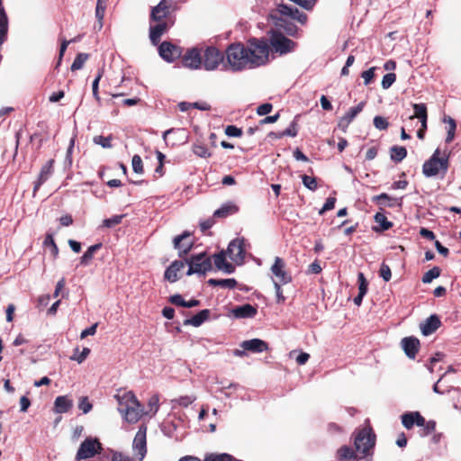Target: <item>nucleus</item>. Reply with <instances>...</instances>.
Segmentation results:
<instances>
[{
	"label": "nucleus",
	"mask_w": 461,
	"mask_h": 461,
	"mask_svg": "<svg viewBox=\"0 0 461 461\" xmlns=\"http://www.w3.org/2000/svg\"><path fill=\"white\" fill-rule=\"evenodd\" d=\"M168 14V5L166 0H162L158 5L153 7L151 11V19L153 21L160 22L166 18Z\"/></svg>",
	"instance_id": "29"
},
{
	"label": "nucleus",
	"mask_w": 461,
	"mask_h": 461,
	"mask_svg": "<svg viewBox=\"0 0 461 461\" xmlns=\"http://www.w3.org/2000/svg\"><path fill=\"white\" fill-rule=\"evenodd\" d=\"M231 313L238 319L252 318L257 314V308L251 304L246 303L232 309Z\"/></svg>",
	"instance_id": "25"
},
{
	"label": "nucleus",
	"mask_w": 461,
	"mask_h": 461,
	"mask_svg": "<svg viewBox=\"0 0 461 461\" xmlns=\"http://www.w3.org/2000/svg\"><path fill=\"white\" fill-rule=\"evenodd\" d=\"M374 201L377 202L381 205L384 206H394V205H401V199L398 198H392L386 194H381L379 195H376L373 198Z\"/></svg>",
	"instance_id": "32"
},
{
	"label": "nucleus",
	"mask_w": 461,
	"mask_h": 461,
	"mask_svg": "<svg viewBox=\"0 0 461 461\" xmlns=\"http://www.w3.org/2000/svg\"><path fill=\"white\" fill-rule=\"evenodd\" d=\"M8 31V18L4 8H0V46L6 39Z\"/></svg>",
	"instance_id": "33"
},
{
	"label": "nucleus",
	"mask_w": 461,
	"mask_h": 461,
	"mask_svg": "<svg viewBox=\"0 0 461 461\" xmlns=\"http://www.w3.org/2000/svg\"><path fill=\"white\" fill-rule=\"evenodd\" d=\"M225 133L229 137H240L242 134V131L240 128H237L233 125H229L225 129Z\"/></svg>",
	"instance_id": "58"
},
{
	"label": "nucleus",
	"mask_w": 461,
	"mask_h": 461,
	"mask_svg": "<svg viewBox=\"0 0 461 461\" xmlns=\"http://www.w3.org/2000/svg\"><path fill=\"white\" fill-rule=\"evenodd\" d=\"M118 411L129 423H136L143 415V409L132 392L115 395Z\"/></svg>",
	"instance_id": "2"
},
{
	"label": "nucleus",
	"mask_w": 461,
	"mask_h": 461,
	"mask_svg": "<svg viewBox=\"0 0 461 461\" xmlns=\"http://www.w3.org/2000/svg\"><path fill=\"white\" fill-rule=\"evenodd\" d=\"M173 243L174 248L178 250V255L180 257L187 254L194 245L191 234L188 231H185L181 235L176 236L174 239Z\"/></svg>",
	"instance_id": "15"
},
{
	"label": "nucleus",
	"mask_w": 461,
	"mask_h": 461,
	"mask_svg": "<svg viewBox=\"0 0 461 461\" xmlns=\"http://www.w3.org/2000/svg\"><path fill=\"white\" fill-rule=\"evenodd\" d=\"M375 442V435L369 428H364L355 435L354 445L356 450L364 456L367 455L369 450L374 447Z\"/></svg>",
	"instance_id": "7"
},
{
	"label": "nucleus",
	"mask_w": 461,
	"mask_h": 461,
	"mask_svg": "<svg viewBox=\"0 0 461 461\" xmlns=\"http://www.w3.org/2000/svg\"><path fill=\"white\" fill-rule=\"evenodd\" d=\"M241 348L244 350L260 353V352H263L267 349V344L262 339H253L244 340L241 343Z\"/></svg>",
	"instance_id": "22"
},
{
	"label": "nucleus",
	"mask_w": 461,
	"mask_h": 461,
	"mask_svg": "<svg viewBox=\"0 0 461 461\" xmlns=\"http://www.w3.org/2000/svg\"><path fill=\"white\" fill-rule=\"evenodd\" d=\"M440 276V269L438 267H434L433 268L427 271L422 276V282L424 284H429L433 279L438 277Z\"/></svg>",
	"instance_id": "41"
},
{
	"label": "nucleus",
	"mask_w": 461,
	"mask_h": 461,
	"mask_svg": "<svg viewBox=\"0 0 461 461\" xmlns=\"http://www.w3.org/2000/svg\"><path fill=\"white\" fill-rule=\"evenodd\" d=\"M440 326L439 318L433 314L427 318L423 322L420 324L421 333L424 336H429L435 332Z\"/></svg>",
	"instance_id": "19"
},
{
	"label": "nucleus",
	"mask_w": 461,
	"mask_h": 461,
	"mask_svg": "<svg viewBox=\"0 0 461 461\" xmlns=\"http://www.w3.org/2000/svg\"><path fill=\"white\" fill-rule=\"evenodd\" d=\"M169 302L176 306L185 307V301L180 294H174L169 297Z\"/></svg>",
	"instance_id": "63"
},
{
	"label": "nucleus",
	"mask_w": 461,
	"mask_h": 461,
	"mask_svg": "<svg viewBox=\"0 0 461 461\" xmlns=\"http://www.w3.org/2000/svg\"><path fill=\"white\" fill-rule=\"evenodd\" d=\"M167 23L165 22H158V24L150 27L149 38L153 44H158L161 36L167 30Z\"/></svg>",
	"instance_id": "28"
},
{
	"label": "nucleus",
	"mask_w": 461,
	"mask_h": 461,
	"mask_svg": "<svg viewBox=\"0 0 461 461\" xmlns=\"http://www.w3.org/2000/svg\"><path fill=\"white\" fill-rule=\"evenodd\" d=\"M101 77H102V72L99 71L92 84L93 95L97 102H100V100H101L99 94H98L99 81H100Z\"/></svg>",
	"instance_id": "53"
},
{
	"label": "nucleus",
	"mask_w": 461,
	"mask_h": 461,
	"mask_svg": "<svg viewBox=\"0 0 461 461\" xmlns=\"http://www.w3.org/2000/svg\"><path fill=\"white\" fill-rule=\"evenodd\" d=\"M192 149L196 156L203 158H210L212 155L208 149L203 144L201 143H194L193 145Z\"/></svg>",
	"instance_id": "39"
},
{
	"label": "nucleus",
	"mask_w": 461,
	"mask_h": 461,
	"mask_svg": "<svg viewBox=\"0 0 461 461\" xmlns=\"http://www.w3.org/2000/svg\"><path fill=\"white\" fill-rule=\"evenodd\" d=\"M303 185L311 191H314L317 189V181L316 178L303 175L302 176Z\"/></svg>",
	"instance_id": "45"
},
{
	"label": "nucleus",
	"mask_w": 461,
	"mask_h": 461,
	"mask_svg": "<svg viewBox=\"0 0 461 461\" xmlns=\"http://www.w3.org/2000/svg\"><path fill=\"white\" fill-rule=\"evenodd\" d=\"M158 52L160 57L167 62H172L181 56L179 48L167 41L160 44Z\"/></svg>",
	"instance_id": "17"
},
{
	"label": "nucleus",
	"mask_w": 461,
	"mask_h": 461,
	"mask_svg": "<svg viewBox=\"0 0 461 461\" xmlns=\"http://www.w3.org/2000/svg\"><path fill=\"white\" fill-rule=\"evenodd\" d=\"M401 344L405 354L410 358H414L420 347L419 339L413 337H408L402 339Z\"/></svg>",
	"instance_id": "21"
},
{
	"label": "nucleus",
	"mask_w": 461,
	"mask_h": 461,
	"mask_svg": "<svg viewBox=\"0 0 461 461\" xmlns=\"http://www.w3.org/2000/svg\"><path fill=\"white\" fill-rule=\"evenodd\" d=\"M272 18L276 19V25L283 28L289 35H295L297 28L288 23V19L299 22L301 24H305L307 22V15L297 8L288 6L286 5H279L272 14Z\"/></svg>",
	"instance_id": "1"
},
{
	"label": "nucleus",
	"mask_w": 461,
	"mask_h": 461,
	"mask_svg": "<svg viewBox=\"0 0 461 461\" xmlns=\"http://www.w3.org/2000/svg\"><path fill=\"white\" fill-rule=\"evenodd\" d=\"M88 55L86 53H79L76 59H74L72 65H71V70H78L82 68L85 62L87 60Z\"/></svg>",
	"instance_id": "43"
},
{
	"label": "nucleus",
	"mask_w": 461,
	"mask_h": 461,
	"mask_svg": "<svg viewBox=\"0 0 461 461\" xmlns=\"http://www.w3.org/2000/svg\"><path fill=\"white\" fill-rule=\"evenodd\" d=\"M146 433V426H140L133 439L132 447L134 452L139 456L137 457L139 461H142L147 453Z\"/></svg>",
	"instance_id": "14"
},
{
	"label": "nucleus",
	"mask_w": 461,
	"mask_h": 461,
	"mask_svg": "<svg viewBox=\"0 0 461 461\" xmlns=\"http://www.w3.org/2000/svg\"><path fill=\"white\" fill-rule=\"evenodd\" d=\"M204 461H233L231 456L228 454H221V455H209L204 458Z\"/></svg>",
	"instance_id": "50"
},
{
	"label": "nucleus",
	"mask_w": 461,
	"mask_h": 461,
	"mask_svg": "<svg viewBox=\"0 0 461 461\" xmlns=\"http://www.w3.org/2000/svg\"><path fill=\"white\" fill-rule=\"evenodd\" d=\"M208 283L211 285H219L226 288H234L237 285V281L233 278L229 279H210Z\"/></svg>",
	"instance_id": "38"
},
{
	"label": "nucleus",
	"mask_w": 461,
	"mask_h": 461,
	"mask_svg": "<svg viewBox=\"0 0 461 461\" xmlns=\"http://www.w3.org/2000/svg\"><path fill=\"white\" fill-rule=\"evenodd\" d=\"M210 316V311L205 309L199 312L197 314L194 315L190 319H186L184 321L185 325H191L194 327H199L201 326L205 321L209 319Z\"/></svg>",
	"instance_id": "30"
},
{
	"label": "nucleus",
	"mask_w": 461,
	"mask_h": 461,
	"mask_svg": "<svg viewBox=\"0 0 461 461\" xmlns=\"http://www.w3.org/2000/svg\"><path fill=\"white\" fill-rule=\"evenodd\" d=\"M122 217H123L122 215H113L111 218L105 219L103 221V225L106 228L114 227V226L118 225L119 223H121Z\"/></svg>",
	"instance_id": "51"
},
{
	"label": "nucleus",
	"mask_w": 461,
	"mask_h": 461,
	"mask_svg": "<svg viewBox=\"0 0 461 461\" xmlns=\"http://www.w3.org/2000/svg\"><path fill=\"white\" fill-rule=\"evenodd\" d=\"M195 400V397L194 396H191V395H185V396H181L179 397L178 399L176 400V402L181 405V406H184V407H187L188 405H190Z\"/></svg>",
	"instance_id": "62"
},
{
	"label": "nucleus",
	"mask_w": 461,
	"mask_h": 461,
	"mask_svg": "<svg viewBox=\"0 0 461 461\" xmlns=\"http://www.w3.org/2000/svg\"><path fill=\"white\" fill-rule=\"evenodd\" d=\"M223 54L215 47L210 46L202 50V68L212 71L223 62Z\"/></svg>",
	"instance_id": "8"
},
{
	"label": "nucleus",
	"mask_w": 461,
	"mask_h": 461,
	"mask_svg": "<svg viewBox=\"0 0 461 461\" xmlns=\"http://www.w3.org/2000/svg\"><path fill=\"white\" fill-rule=\"evenodd\" d=\"M374 125L378 130H385L388 127V122L382 116H375L374 118Z\"/></svg>",
	"instance_id": "56"
},
{
	"label": "nucleus",
	"mask_w": 461,
	"mask_h": 461,
	"mask_svg": "<svg viewBox=\"0 0 461 461\" xmlns=\"http://www.w3.org/2000/svg\"><path fill=\"white\" fill-rule=\"evenodd\" d=\"M406 155L407 150L404 147L393 146L391 149V158L393 161L400 162L406 157Z\"/></svg>",
	"instance_id": "37"
},
{
	"label": "nucleus",
	"mask_w": 461,
	"mask_h": 461,
	"mask_svg": "<svg viewBox=\"0 0 461 461\" xmlns=\"http://www.w3.org/2000/svg\"><path fill=\"white\" fill-rule=\"evenodd\" d=\"M448 169V155L437 149L432 156L424 162L422 173L426 177H434L439 174L445 176Z\"/></svg>",
	"instance_id": "4"
},
{
	"label": "nucleus",
	"mask_w": 461,
	"mask_h": 461,
	"mask_svg": "<svg viewBox=\"0 0 461 461\" xmlns=\"http://www.w3.org/2000/svg\"><path fill=\"white\" fill-rule=\"evenodd\" d=\"M270 271L273 283L289 284L292 282V276L286 270V264L283 258L276 257Z\"/></svg>",
	"instance_id": "9"
},
{
	"label": "nucleus",
	"mask_w": 461,
	"mask_h": 461,
	"mask_svg": "<svg viewBox=\"0 0 461 461\" xmlns=\"http://www.w3.org/2000/svg\"><path fill=\"white\" fill-rule=\"evenodd\" d=\"M238 212V206L233 203H227L222 204L219 209L213 212L214 217L224 218L229 215L234 214Z\"/></svg>",
	"instance_id": "31"
},
{
	"label": "nucleus",
	"mask_w": 461,
	"mask_h": 461,
	"mask_svg": "<svg viewBox=\"0 0 461 461\" xmlns=\"http://www.w3.org/2000/svg\"><path fill=\"white\" fill-rule=\"evenodd\" d=\"M337 456L339 460H351L357 458L355 451L348 446L341 447L338 450Z\"/></svg>",
	"instance_id": "35"
},
{
	"label": "nucleus",
	"mask_w": 461,
	"mask_h": 461,
	"mask_svg": "<svg viewBox=\"0 0 461 461\" xmlns=\"http://www.w3.org/2000/svg\"><path fill=\"white\" fill-rule=\"evenodd\" d=\"M380 276L385 281H389L392 276L391 269L389 266L385 264H382L380 267Z\"/></svg>",
	"instance_id": "61"
},
{
	"label": "nucleus",
	"mask_w": 461,
	"mask_h": 461,
	"mask_svg": "<svg viewBox=\"0 0 461 461\" xmlns=\"http://www.w3.org/2000/svg\"><path fill=\"white\" fill-rule=\"evenodd\" d=\"M375 68L373 67V68L364 71L361 74V77L364 79V84L366 86L369 85L372 82V80H373V78L375 77Z\"/></svg>",
	"instance_id": "55"
},
{
	"label": "nucleus",
	"mask_w": 461,
	"mask_h": 461,
	"mask_svg": "<svg viewBox=\"0 0 461 461\" xmlns=\"http://www.w3.org/2000/svg\"><path fill=\"white\" fill-rule=\"evenodd\" d=\"M107 7V0H97L95 7V17L99 22V29L103 27V20Z\"/></svg>",
	"instance_id": "34"
},
{
	"label": "nucleus",
	"mask_w": 461,
	"mask_h": 461,
	"mask_svg": "<svg viewBox=\"0 0 461 461\" xmlns=\"http://www.w3.org/2000/svg\"><path fill=\"white\" fill-rule=\"evenodd\" d=\"M183 66L190 69L202 68V50L193 48L188 50L182 58Z\"/></svg>",
	"instance_id": "13"
},
{
	"label": "nucleus",
	"mask_w": 461,
	"mask_h": 461,
	"mask_svg": "<svg viewBox=\"0 0 461 461\" xmlns=\"http://www.w3.org/2000/svg\"><path fill=\"white\" fill-rule=\"evenodd\" d=\"M101 248V244H95L90 246L87 250L84 253V255L80 258V263L82 265H88L89 262L93 259L95 252Z\"/></svg>",
	"instance_id": "36"
},
{
	"label": "nucleus",
	"mask_w": 461,
	"mask_h": 461,
	"mask_svg": "<svg viewBox=\"0 0 461 461\" xmlns=\"http://www.w3.org/2000/svg\"><path fill=\"white\" fill-rule=\"evenodd\" d=\"M357 281H358V293L366 295V294L367 292L368 283H367L363 273H358Z\"/></svg>",
	"instance_id": "49"
},
{
	"label": "nucleus",
	"mask_w": 461,
	"mask_h": 461,
	"mask_svg": "<svg viewBox=\"0 0 461 461\" xmlns=\"http://www.w3.org/2000/svg\"><path fill=\"white\" fill-rule=\"evenodd\" d=\"M396 80V76L394 73H388L386 75L384 76L383 79H382V87L384 89H388L392 86V85L395 82Z\"/></svg>",
	"instance_id": "48"
},
{
	"label": "nucleus",
	"mask_w": 461,
	"mask_h": 461,
	"mask_svg": "<svg viewBox=\"0 0 461 461\" xmlns=\"http://www.w3.org/2000/svg\"><path fill=\"white\" fill-rule=\"evenodd\" d=\"M90 354V349L88 348H84L82 351H79V348H77L74 350L73 356L70 357L71 360H75L77 363H82L85 361V359L88 357Z\"/></svg>",
	"instance_id": "40"
},
{
	"label": "nucleus",
	"mask_w": 461,
	"mask_h": 461,
	"mask_svg": "<svg viewBox=\"0 0 461 461\" xmlns=\"http://www.w3.org/2000/svg\"><path fill=\"white\" fill-rule=\"evenodd\" d=\"M375 221L376 223H378L380 225L382 230H387L393 225L392 222L387 221V218L385 217V215L381 212H377L375 215Z\"/></svg>",
	"instance_id": "42"
},
{
	"label": "nucleus",
	"mask_w": 461,
	"mask_h": 461,
	"mask_svg": "<svg viewBox=\"0 0 461 461\" xmlns=\"http://www.w3.org/2000/svg\"><path fill=\"white\" fill-rule=\"evenodd\" d=\"M102 449L101 443L96 438H87L80 445L76 458L77 460L87 459L95 456Z\"/></svg>",
	"instance_id": "12"
},
{
	"label": "nucleus",
	"mask_w": 461,
	"mask_h": 461,
	"mask_svg": "<svg viewBox=\"0 0 461 461\" xmlns=\"http://www.w3.org/2000/svg\"><path fill=\"white\" fill-rule=\"evenodd\" d=\"M111 137H104V136H95L93 139L94 143L102 146L104 149H109L112 147L111 144Z\"/></svg>",
	"instance_id": "47"
},
{
	"label": "nucleus",
	"mask_w": 461,
	"mask_h": 461,
	"mask_svg": "<svg viewBox=\"0 0 461 461\" xmlns=\"http://www.w3.org/2000/svg\"><path fill=\"white\" fill-rule=\"evenodd\" d=\"M365 103L361 102L357 106L351 107L344 116H342L338 122V127L343 132H346L349 124L356 118V116L362 112L364 109Z\"/></svg>",
	"instance_id": "16"
},
{
	"label": "nucleus",
	"mask_w": 461,
	"mask_h": 461,
	"mask_svg": "<svg viewBox=\"0 0 461 461\" xmlns=\"http://www.w3.org/2000/svg\"><path fill=\"white\" fill-rule=\"evenodd\" d=\"M92 407L93 405L87 397L80 398L78 408L83 411V413H88L92 410Z\"/></svg>",
	"instance_id": "52"
},
{
	"label": "nucleus",
	"mask_w": 461,
	"mask_h": 461,
	"mask_svg": "<svg viewBox=\"0 0 461 461\" xmlns=\"http://www.w3.org/2000/svg\"><path fill=\"white\" fill-rule=\"evenodd\" d=\"M73 406V402L68 396H58L54 402V411L57 413L68 412Z\"/></svg>",
	"instance_id": "27"
},
{
	"label": "nucleus",
	"mask_w": 461,
	"mask_h": 461,
	"mask_svg": "<svg viewBox=\"0 0 461 461\" xmlns=\"http://www.w3.org/2000/svg\"><path fill=\"white\" fill-rule=\"evenodd\" d=\"M159 402V398L157 394H154L152 395L149 402H148V406H149V411L146 412V414H149V413H151V415H154L157 413V411H158V404Z\"/></svg>",
	"instance_id": "44"
},
{
	"label": "nucleus",
	"mask_w": 461,
	"mask_h": 461,
	"mask_svg": "<svg viewBox=\"0 0 461 461\" xmlns=\"http://www.w3.org/2000/svg\"><path fill=\"white\" fill-rule=\"evenodd\" d=\"M132 169L137 174L143 173L142 159L139 155H134L131 159Z\"/></svg>",
	"instance_id": "46"
},
{
	"label": "nucleus",
	"mask_w": 461,
	"mask_h": 461,
	"mask_svg": "<svg viewBox=\"0 0 461 461\" xmlns=\"http://www.w3.org/2000/svg\"><path fill=\"white\" fill-rule=\"evenodd\" d=\"M273 285L276 291V303H284L285 301V297L283 294V290L281 286L284 285L285 284L273 283Z\"/></svg>",
	"instance_id": "54"
},
{
	"label": "nucleus",
	"mask_w": 461,
	"mask_h": 461,
	"mask_svg": "<svg viewBox=\"0 0 461 461\" xmlns=\"http://www.w3.org/2000/svg\"><path fill=\"white\" fill-rule=\"evenodd\" d=\"M186 262L184 261H174L166 270L165 278L171 283L176 282L178 279V272L183 270L185 267Z\"/></svg>",
	"instance_id": "24"
},
{
	"label": "nucleus",
	"mask_w": 461,
	"mask_h": 461,
	"mask_svg": "<svg viewBox=\"0 0 461 461\" xmlns=\"http://www.w3.org/2000/svg\"><path fill=\"white\" fill-rule=\"evenodd\" d=\"M249 51L250 68L265 65L269 60L270 48L265 40L252 39L246 48Z\"/></svg>",
	"instance_id": "5"
},
{
	"label": "nucleus",
	"mask_w": 461,
	"mask_h": 461,
	"mask_svg": "<svg viewBox=\"0 0 461 461\" xmlns=\"http://www.w3.org/2000/svg\"><path fill=\"white\" fill-rule=\"evenodd\" d=\"M226 255L227 253L224 250L214 254L212 257L213 262L218 270L222 271L225 274H231L235 271V267L227 261Z\"/></svg>",
	"instance_id": "18"
},
{
	"label": "nucleus",
	"mask_w": 461,
	"mask_h": 461,
	"mask_svg": "<svg viewBox=\"0 0 461 461\" xmlns=\"http://www.w3.org/2000/svg\"><path fill=\"white\" fill-rule=\"evenodd\" d=\"M230 259L236 265L240 266L245 261V240L243 238H237L231 240L226 250Z\"/></svg>",
	"instance_id": "10"
},
{
	"label": "nucleus",
	"mask_w": 461,
	"mask_h": 461,
	"mask_svg": "<svg viewBox=\"0 0 461 461\" xmlns=\"http://www.w3.org/2000/svg\"><path fill=\"white\" fill-rule=\"evenodd\" d=\"M445 122H447L449 124V129L447 131V136L446 141L450 142V141H452V140L454 138L455 130H456V122L452 118H448L447 120L445 119Z\"/></svg>",
	"instance_id": "57"
},
{
	"label": "nucleus",
	"mask_w": 461,
	"mask_h": 461,
	"mask_svg": "<svg viewBox=\"0 0 461 461\" xmlns=\"http://www.w3.org/2000/svg\"><path fill=\"white\" fill-rule=\"evenodd\" d=\"M414 114L409 117V120H413L414 118H418L421 123V129H427V107L424 104H413Z\"/></svg>",
	"instance_id": "26"
},
{
	"label": "nucleus",
	"mask_w": 461,
	"mask_h": 461,
	"mask_svg": "<svg viewBox=\"0 0 461 461\" xmlns=\"http://www.w3.org/2000/svg\"><path fill=\"white\" fill-rule=\"evenodd\" d=\"M297 134V124L295 121H293L290 124V126L285 130L280 136H291L294 137Z\"/></svg>",
	"instance_id": "60"
},
{
	"label": "nucleus",
	"mask_w": 461,
	"mask_h": 461,
	"mask_svg": "<svg viewBox=\"0 0 461 461\" xmlns=\"http://www.w3.org/2000/svg\"><path fill=\"white\" fill-rule=\"evenodd\" d=\"M186 264L188 265L187 276L194 274L205 275L212 269V260L205 253L192 256L186 260Z\"/></svg>",
	"instance_id": "6"
},
{
	"label": "nucleus",
	"mask_w": 461,
	"mask_h": 461,
	"mask_svg": "<svg viewBox=\"0 0 461 461\" xmlns=\"http://www.w3.org/2000/svg\"><path fill=\"white\" fill-rule=\"evenodd\" d=\"M270 44L273 50L280 55L294 51L297 44L292 40L280 33H273L270 38Z\"/></svg>",
	"instance_id": "11"
},
{
	"label": "nucleus",
	"mask_w": 461,
	"mask_h": 461,
	"mask_svg": "<svg viewBox=\"0 0 461 461\" xmlns=\"http://www.w3.org/2000/svg\"><path fill=\"white\" fill-rule=\"evenodd\" d=\"M53 164L54 160H48L41 167L38 180L36 181L33 188V192L35 193L40 186L50 176L53 171Z\"/></svg>",
	"instance_id": "23"
},
{
	"label": "nucleus",
	"mask_w": 461,
	"mask_h": 461,
	"mask_svg": "<svg viewBox=\"0 0 461 461\" xmlns=\"http://www.w3.org/2000/svg\"><path fill=\"white\" fill-rule=\"evenodd\" d=\"M112 461H139L137 459H132L130 456L123 455L120 452H114L112 456Z\"/></svg>",
	"instance_id": "64"
},
{
	"label": "nucleus",
	"mask_w": 461,
	"mask_h": 461,
	"mask_svg": "<svg viewBox=\"0 0 461 461\" xmlns=\"http://www.w3.org/2000/svg\"><path fill=\"white\" fill-rule=\"evenodd\" d=\"M402 425L410 429L416 424L419 427H422L425 424V419L418 411L405 413L402 416Z\"/></svg>",
	"instance_id": "20"
},
{
	"label": "nucleus",
	"mask_w": 461,
	"mask_h": 461,
	"mask_svg": "<svg viewBox=\"0 0 461 461\" xmlns=\"http://www.w3.org/2000/svg\"><path fill=\"white\" fill-rule=\"evenodd\" d=\"M227 65L232 71H241L250 68L249 51L246 47L238 42L230 44L226 51Z\"/></svg>",
	"instance_id": "3"
},
{
	"label": "nucleus",
	"mask_w": 461,
	"mask_h": 461,
	"mask_svg": "<svg viewBox=\"0 0 461 461\" xmlns=\"http://www.w3.org/2000/svg\"><path fill=\"white\" fill-rule=\"evenodd\" d=\"M336 198L335 197H329L325 203L323 204V207L320 210L319 213L321 215L325 212L332 210L335 206Z\"/></svg>",
	"instance_id": "59"
}]
</instances>
